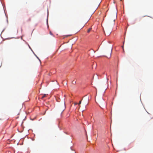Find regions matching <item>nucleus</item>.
<instances>
[{
    "label": "nucleus",
    "mask_w": 153,
    "mask_h": 153,
    "mask_svg": "<svg viewBox=\"0 0 153 153\" xmlns=\"http://www.w3.org/2000/svg\"><path fill=\"white\" fill-rule=\"evenodd\" d=\"M112 51V49H110L108 51H106V56H105L107 58H110L111 55Z\"/></svg>",
    "instance_id": "nucleus-1"
},
{
    "label": "nucleus",
    "mask_w": 153,
    "mask_h": 153,
    "mask_svg": "<svg viewBox=\"0 0 153 153\" xmlns=\"http://www.w3.org/2000/svg\"><path fill=\"white\" fill-rule=\"evenodd\" d=\"M65 108V104H63L62 106H61L59 108V110H60L62 112H63Z\"/></svg>",
    "instance_id": "nucleus-2"
},
{
    "label": "nucleus",
    "mask_w": 153,
    "mask_h": 153,
    "mask_svg": "<svg viewBox=\"0 0 153 153\" xmlns=\"http://www.w3.org/2000/svg\"><path fill=\"white\" fill-rule=\"evenodd\" d=\"M46 94H43L40 95V96H41V98L43 99L44 97H46Z\"/></svg>",
    "instance_id": "nucleus-3"
},
{
    "label": "nucleus",
    "mask_w": 153,
    "mask_h": 153,
    "mask_svg": "<svg viewBox=\"0 0 153 153\" xmlns=\"http://www.w3.org/2000/svg\"><path fill=\"white\" fill-rule=\"evenodd\" d=\"M88 98L86 99V101L85 102V105H88Z\"/></svg>",
    "instance_id": "nucleus-4"
},
{
    "label": "nucleus",
    "mask_w": 153,
    "mask_h": 153,
    "mask_svg": "<svg viewBox=\"0 0 153 153\" xmlns=\"http://www.w3.org/2000/svg\"><path fill=\"white\" fill-rule=\"evenodd\" d=\"M92 30V28H89L88 30V31H87V32L88 33H89L90 32V31L91 30Z\"/></svg>",
    "instance_id": "nucleus-5"
},
{
    "label": "nucleus",
    "mask_w": 153,
    "mask_h": 153,
    "mask_svg": "<svg viewBox=\"0 0 153 153\" xmlns=\"http://www.w3.org/2000/svg\"><path fill=\"white\" fill-rule=\"evenodd\" d=\"M76 83V81L75 80H73L72 82V83L73 84H75Z\"/></svg>",
    "instance_id": "nucleus-6"
},
{
    "label": "nucleus",
    "mask_w": 153,
    "mask_h": 153,
    "mask_svg": "<svg viewBox=\"0 0 153 153\" xmlns=\"http://www.w3.org/2000/svg\"><path fill=\"white\" fill-rule=\"evenodd\" d=\"M111 33V31H109L108 33H106V35L108 36Z\"/></svg>",
    "instance_id": "nucleus-7"
},
{
    "label": "nucleus",
    "mask_w": 153,
    "mask_h": 153,
    "mask_svg": "<svg viewBox=\"0 0 153 153\" xmlns=\"http://www.w3.org/2000/svg\"><path fill=\"white\" fill-rule=\"evenodd\" d=\"M81 100L79 102L78 104V105H79V107H80V104H81Z\"/></svg>",
    "instance_id": "nucleus-8"
},
{
    "label": "nucleus",
    "mask_w": 153,
    "mask_h": 153,
    "mask_svg": "<svg viewBox=\"0 0 153 153\" xmlns=\"http://www.w3.org/2000/svg\"><path fill=\"white\" fill-rule=\"evenodd\" d=\"M49 33H50V34L51 35H53V34L51 32V31H50V32H49Z\"/></svg>",
    "instance_id": "nucleus-9"
},
{
    "label": "nucleus",
    "mask_w": 153,
    "mask_h": 153,
    "mask_svg": "<svg viewBox=\"0 0 153 153\" xmlns=\"http://www.w3.org/2000/svg\"><path fill=\"white\" fill-rule=\"evenodd\" d=\"M71 35H67L66 36V37H68V36H71Z\"/></svg>",
    "instance_id": "nucleus-10"
},
{
    "label": "nucleus",
    "mask_w": 153,
    "mask_h": 153,
    "mask_svg": "<svg viewBox=\"0 0 153 153\" xmlns=\"http://www.w3.org/2000/svg\"><path fill=\"white\" fill-rule=\"evenodd\" d=\"M104 32L105 34V35H106V33L105 31H104Z\"/></svg>",
    "instance_id": "nucleus-11"
},
{
    "label": "nucleus",
    "mask_w": 153,
    "mask_h": 153,
    "mask_svg": "<svg viewBox=\"0 0 153 153\" xmlns=\"http://www.w3.org/2000/svg\"><path fill=\"white\" fill-rule=\"evenodd\" d=\"M30 20H31V19H30V18L29 19V21H30Z\"/></svg>",
    "instance_id": "nucleus-12"
}]
</instances>
